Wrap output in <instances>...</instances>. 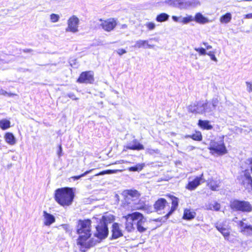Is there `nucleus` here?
I'll use <instances>...</instances> for the list:
<instances>
[{
	"mask_svg": "<svg viewBox=\"0 0 252 252\" xmlns=\"http://www.w3.org/2000/svg\"><path fill=\"white\" fill-rule=\"evenodd\" d=\"M91 221L90 220H79L77 225V233L79 235L77 244L82 252H85L94 246L96 241L90 239L91 233Z\"/></svg>",
	"mask_w": 252,
	"mask_h": 252,
	"instance_id": "f257e3e1",
	"label": "nucleus"
},
{
	"mask_svg": "<svg viewBox=\"0 0 252 252\" xmlns=\"http://www.w3.org/2000/svg\"><path fill=\"white\" fill-rule=\"evenodd\" d=\"M219 103L217 98L212 99L211 102L206 100L204 102H195L189 106V111L192 113L204 114L205 116L212 115Z\"/></svg>",
	"mask_w": 252,
	"mask_h": 252,
	"instance_id": "f03ea898",
	"label": "nucleus"
},
{
	"mask_svg": "<svg viewBox=\"0 0 252 252\" xmlns=\"http://www.w3.org/2000/svg\"><path fill=\"white\" fill-rule=\"evenodd\" d=\"M74 197V192L71 188H64L56 190L55 200L62 206L70 205Z\"/></svg>",
	"mask_w": 252,
	"mask_h": 252,
	"instance_id": "7ed1b4c3",
	"label": "nucleus"
},
{
	"mask_svg": "<svg viewBox=\"0 0 252 252\" xmlns=\"http://www.w3.org/2000/svg\"><path fill=\"white\" fill-rule=\"evenodd\" d=\"M230 207L236 211L249 213L252 211V205L247 201L235 199L230 202Z\"/></svg>",
	"mask_w": 252,
	"mask_h": 252,
	"instance_id": "20e7f679",
	"label": "nucleus"
},
{
	"mask_svg": "<svg viewBox=\"0 0 252 252\" xmlns=\"http://www.w3.org/2000/svg\"><path fill=\"white\" fill-rule=\"evenodd\" d=\"M238 180L246 189H252V178L248 169H246L241 172Z\"/></svg>",
	"mask_w": 252,
	"mask_h": 252,
	"instance_id": "39448f33",
	"label": "nucleus"
},
{
	"mask_svg": "<svg viewBox=\"0 0 252 252\" xmlns=\"http://www.w3.org/2000/svg\"><path fill=\"white\" fill-rule=\"evenodd\" d=\"M99 21L100 26L103 30L108 32L113 31L117 25V20L113 18H110L106 20L100 19Z\"/></svg>",
	"mask_w": 252,
	"mask_h": 252,
	"instance_id": "423d86ee",
	"label": "nucleus"
},
{
	"mask_svg": "<svg viewBox=\"0 0 252 252\" xmlns=\"http://www.w3.org/2000/svg\"><path fill=\"white\" fill-rule=\"evenodd\" d=\"M67 24V27L65 29V31L66 32L76 33L78 32L79 19L77 16L75 15L71 16L68 19Z\"/></svg>",
	"mask_w": 252,
	"mask_h": 252,
	"instance_id": "0eeeda50",
	"label": "nucleus"
},
{
	"mask_svg": "<svg viewBox=\"0 0 252 252\" xmlns=\"http://www.w3.org/2000/svg\"><path fill=\"white\" fill-rule=\"evenodd\" d=\"M209 149L214 153L219 155H223L227 153V150L222 141L216 142L212 141Z\"/></svg>",
	"mask_w": 252,
	"mask_h": 252,
	"instance_id": "6e6552de",
	"label": "nucleus"
},
{
	"mask_svg": "<svg viewBox=\"0 0 252 252\" xmlns=\"http://www.w3.org/2000/svg\"><path fill=\"white\" fill-rule=\"evenodd\" d=\"M135 214L136 212L123 217L126 220L125 229L128 232H132L135 230L134 223H135Z\"/></svg>",
	"mask_w": 252,
	"mask_h": 252,
	"instance_id": "1a4fd4ad",
	"label": "nucleus"
},
{
	"mask_svg": "<svg viewBox=\"0 0 252 252\" xmlns=\"http://www.w3.org/2000/svg\"><path fill=\"white\" fill-rule=\"evenodd\" d=\"M146 219L143 214L139 212H136L135 214V223L137 230L140 232H144L147 230V227L146 226L145 223Z\"/></svg>",
	"mask_w": 252,
	"mask_h": 252,
	"instance_id": "9d476101",
	"label": "nucleus"
},
{
	"mask_svg": "<svg viewBox=\"0 0 252 252\" xmlns=\"http://www.w3.org/2000/svg\"><path fill=\"white\" fill-rule=\"evenodd\" d=\"M96 232L94 234L95 236L99 239L105 238L108 234L107 226L100 222V223L96 227Z\"/></svg>",
	"mask_w": 252,
	"mask_h": 252,
	"instance_id": "9b49d317",
	"label": "nucleus"
},
{
	"mask_svg": "<svg viewBox=\"0 0 252 252\" xmlns=\"http://www.w3.org/2000/svg\"><path fill=\"white\" fill-rule=\"evenodd\" d=\"M94 81V73L91 71L82 72L77 80L79 83L86 84L92 83Z\"/></svg>",
	"mask_w": 252,
	"mask_h": 252,
	"instance_id": "f8f14e48",
	"label": "nucleus"
},
{
	"mask_svg": "<svg viewBox=\"0 0 252 252\" xmlns=\"http://www.w3.org/2000/svg\"><path fill=\"white\" fill-rule=\"evenodd\" d=\"M154 209L159 214L161 213V211L167 207L169 208V206L167 201L164 198H159L156 202L154 205Z\"/></svg>",
	"mask_w": 252,
	"mask_h": 252,
	"instance_id": "ddd939ff",
	"label": "nucleus"
},
{
	"mask_svg": "<svg viewBox=\"0 0 252 252\" xmlns=\"http://www.w3.org/2000/svg\"><path fill=\"white\" fill-rule=\"evenodd\" d=\"M111 232L112 239H118L123 235V231L121 228V225L117 222H115L112 224Z\"/></svg>",
	"mask_w": 252,
	"mask_h": 252,
	"instance_id": "4468645a",
	"label": "nucleus"
},
{
	"mask_svg": "<svg viewBox=\"0 0 252 252\" xmlns=\"http://www.w3.org/2000/svg\"><path fill=\"white\" fill-rule=\"evenodd\" d=\"M239 225L241 227V232L246 235H252V225L245 223L243 221H240Z\"/></svg>",
	"mask_w": 252,
	"mask_h": 252,
	"instance_id": "2eb2a0df",
	"label": "nucleus"
},
{
	"mask_svg": "<svg viewBox=\"0 0 252 252\" xmlns=\"http://www.w3.org/2000/svg\"><path fill=\"white\" fill-rule=\"evenodd\" d=\"M215 227L223 236L224 239L228 240L230 235L229 228L228 227H224L222 224L218 223L215 224Z\"/></svg>",
	"mask_w": 252,
	"mask_h": 252,
	"instance_id": "dca6fc26",
	"label": "nucleus"
},
{
	"mask_svg": "<svg viewBox=\"0 0 252 252\" xmlns=\"http://www.w3.org/2000/svg\"><path fill=\"white\" fill-rule=\"evenodd\" d=\"M202 176L203 175H201V177H197L192 181L189 182L187 187V189L189 190H193L200 185L201 182H203Z\"/></svg>",
	"mask_w": 252,
	"mask_h": 252,
	"instance_id": "f3484780",
	"label": "nucleus"
},
{
	"mask_svg": "<svg viewBox=\"0 0 252 252\" xmlns=\"http://www.w3.org/2000/svg\"><path fill=\"white\" fill-rule=\"evenodd\" d=\"M44 224L46 226H50L55 221V217L46 211H43Z\"/></svg>",
	"mask_w": 252,
	"mask_h": 252,
	"instance_id": "a211bd4d",
	"label": "nucleus"
},
{
	"mask_svg": "<svg viewBox=\"0 0 252 252\" xmlns=\"http://www.w3.org/2000/svg\"><path fill=\"white\" fill-rule=\"evenodd\" d=\"M172 200V206L171 207L170 210L166 214L165 216L166 219H167L168 217L171 215L172 213L176 210L178 206V198L175 196H171Z\"/></svg>",
	"mask_w": 252,
	"mask_h": 252,
	"instance_id": "6ab92c4d",
	"label": "nucleus"
},
{
	"mask_svg": "<svg viewBox=\"0 0 252 252\" xmlns=\"http://www.w3.org/2000/svg\"><path fill=\"white\" fill-rule=\"evenodd\" d=\"M194 21L200 24H205L210 21L208 18L204 17L201 13H197L195 14Z\"/></svg>",
	"mask_w": 252,
	"mask_h": 252,
	"instance_id": "aec40b11",
	"label": "nucleus"
},
{
	"mask_svg": "<svg viewBox=\"0 0 252 252\" xmlns=\"http://www.w3.org/2000/svg\"><path fill=\"white\" fill-rule=\"evenodd\" d=\"M115 220V217L112 214H107L103 216L100 222L105 224L107 226L108 223L112 222Z\"/></svg>",
	"mask_w": 252,
	"mask_h": 252,
	"instance_id": "412c9836",
	"label": "nucleus"
},
{
	"mask_svg": "<svg viewBox=\"0 0 252 252\" xmlns=\"http://www.w3.org/2000/svg\"><path fill=\"white\" fill-rule=\"evenodd\" d=\"M145 45H147L149 48H152L154 47V45L149 44L148 41L146 40H138L136 41L133 47L134 48H140L141 47H144Z\"/></svg>",
	"mask_w": 252,
	"mask_h": 252,
	"instance_id": "4be33fe9",
	"label": "nucleus"
},
{
	"mask_svg": "<svg viewBox=\"0 0 252 252\" xmlns=\"http://www.w3.org/2000/svg\"><path fill=\"white\" fill-rule=\"evenodd\" d=\"M4 137L5 141L9 145H13L16 143V138L12 133L7 132Z\"/></svg>",
	"mask_w": 252,
	"mask_h": 252,
	"instance_id": "5701e85b",
	"label": "nucleus"
},
{
	"mask_svg": "<svg viewBox=\"0 0 252 252\" xmlns=\"http://www.w3.org/2000/svg\"><path fill=\"white\" fill-rule=\"evenodd\" d=\"M133 143L134 145L130 146L128 145L126 147L127 149L129 150H143L144 149L143 145L139 143L137 140L135 139L133 141Z\"/></svg>",
	"mask_w": 252,
	"mask_h": 252,
	"instance_id": "b1692460",
	"label": "nucleus"
},
{
	"mask_svg": "<svg viewBox=\"0 0 252 252\" xmlns=\"http://www.w3.org/2000/svg\"><path fill=\"white\" fill-rule=\"evenodd\" d=\"M183 4L184 5L183 7L184 8H188L189 7H195L200 5V2L198 0H187Z\"/></svg>",
	"mask_w": 252,
	"mask_h": 252,
	"instance_id": "393cba45",
	"label": "nucleus"
},
{
	"mask_svg": "<svg viewBox=\"0 0 252 252\" xmlns=\"http://www.w3.org/2000/svg\"><path fill=\"white\" fill-rule=\"evenodd\" d=\"M195 215L196 213L194 211L186 209L184 210L183 218L186 220H191L195 217Z\"/></svg>",
	"mask_w": 252,
	"mask_h": 252,
	"instance_id": "a878e982",
	"label": "nucleus"
},
{
	"mask_svg": "<svg viewBox=\"0 0 252 252\" xmlns=\"http://www.w3.org/2000/svg\"><path fill=\"white\" fill-rule=\"evenodd\" d=\"M206 207L207 210L218 211L220 208V205L217 202H214L213 203H210L206 205Z\"/></svg>",
	"mask_w": 252,
	"mask_h": 252,
	"instance_id": "bb28decb",
	"label": "nucleus"
},
{
	"mask_svg": "<svg viewBox=\"0 0 252 252\" xmlns=\"http://www.w3.org/2000/svg\"><path fill=\"white\" fill-rule=\"evenodd\" d=\"M210 122L208 121H203V120H199L198 121V125L204 129H211L213 128V126L210 125Z\"/></svg>",
	"mask_w": 252,
	"mask_h": 252,
	"instance_id": "cd10ccee",
	"label": "nucleus"
},
{
	"mask_svg": "<svg viewBox=\"0 0 252 252\" xmlns=\"http://www.w3.org/2000/svg\"><path fill=\"white\" fill-rule=\"evenodd\" d=\"M208 185L212 190H217L220 187V182L212 180L210 182Z\"/></svg>",
	"mask_w": 252,
	"mask_h": 252,
	"instance_id": "c85d7f7f",
	"label": "nucleus"
},
{
	"mask_svg": "<svg viewBox=\"0 0 252 252\" xmlns=\"http://www.w3.org/2000/svg\"><path fill=\"white\" fill-rule=\"evenodd\" d=\"M10 126V122L5 119L0 120V127L2 130H5Z\"/></svg>",
	"mask_w": 252,
	"mask_h": 252,
	"instance_id": "c756f323",
	"label": "nucleus"
},
{
	"mask_svg": "<svg viewBox=\"0 0 252 252\" xmlns=\"http://www.w3.org/2000/svg\"><path fill=\"white\" fill-rule=\"evenodd\" d=\"M124 169H116V170H107L105 171H103L102 172H99V173L96 174L95 176H99V175H103L105 174H110L117 173L118 172H122Z\"/></svg>",
	"mask_w": 252,
	"mask_h": 252,
	"instance_id": "7c9ffc66",
	"label": "nucleus"
},
{
	"mask_svg": "<svg viewBox=\"0 0 252 252\" xmlns=\"http://www.w3.org/2000/svg\"><path fill=\"white\" fill-rule=\"evenodd\" d=\"M186 137H190L196 141H201L202 139V134L200 131H197L191 135H187Z\"/></svg>",
	"mask_w": 252,
	"mask_h": 252,
	"instance_id": "2f4dec72",
	"label": "nucleus"
},
{
	"mask_svg": "<svg viewBox=\"0 0 252 252\" xmlns=\"http://www.w3.org/2000/svg\"><path fill=\"white\" fill-rule=\"evenodd\" d=\"M169 18V15L166 13H162L157 16L156 20L159 22H162L167 21Z\"/></svg>",
	"mask_w": 252,
	"mask_h": 252,
	"instance_id": "473e14b6",
	"label": "nucleus"
},
{
	"mask_svg": "<svg viewBox=\"0 0 252 252\" xmlns=\"http://www.w3.org/2000/svg\"><path fill=\"white\" fill-rule=\"evenodd\" d=\"M231 19V14L227 13L221 16L220 18V22L223 23H227L230 21Z\"/></svg>",
	"mask_w": 252,
	"mask_h": 252,
	"instance_id": "72a5a7b5",
	"label": "nucleus"
},
{
	"mask_svg": "<svg viewBox=\"0 0 252 252\" xmlns=\"http://www.w3.org/2000/svg\"><path fill=\"white\" fill-rule=\"evenodd\" d=\"M194 21V17L191 15H189L186 17H181L180 20V22L183 23V24H186L190 22Z\"/></svg>",
	"mask_w": 252,
	"mask_h": 252,
	"instance_id": "f704fd0d",
	"label": "nucleus"
},
{
	"mask_svg": "<svg viewBox=\"0 0 252 252\" xmlns=\"http://www.w3.org/2000/svg\"><path fill=\"white\" fill-rule=\"evenodd\" d=\"M173 1V6H176L180 8H184V7H182L184 6V2H182L181 0H172Z\"/></svg>",
	"mask_w": 252,
	"mask_h": 252,
	"instance_id": "c9c22d12",
	"label": "nucleus"
},
{
	"mask_svg": "<svg viewBox=\"0 0 252 252\" xmlns=\"http://www.w3.org/2000/svg\"><path fill=\"white\" fill-rule=\"evenodd\" d=\"M128 195L132 197H138L140 195V194L138 192V191L136 190H130L128 191Z\"/></svg>",
	"mask_w": 252,
	"mask_h": 252,
	"instance_id": "e433bc0d",
	"label": "nucleus"
},
{
	"mask_svg": "<svg viewBox=\"0 0 252 252\" xmlns=\"http://www.w3.org/2000/svg\"><path fill=\"white\" fill-rule=\"evenodd\" d=\"M143 165L142 164H137L135 167H131L128 168V170L130 171H140L143 168Z\"/></svg>",
	"mask_w": 252,
	"mask_h": 252,
	"instance_id": "4c0bfd02",
	"label": "nucleus"
},
{
	"mask_svg": "<svg viewBox=\"0 0 252 252\" xmlns=\"http://www.w3.org/2000/svg\"><path fill=\"white\" fill-rule=\"evenodd\" d=\"M60 19V16L56 14H52L50 15V20L53 23L57 22Z\"/></svg>",
	"mask_w": 252,
	"mask_h": 252,
	"instance_id": "58836bf2",
	"label": "nucleus"
},
{
	"mask_svg": "<svg viewBox=\"0 0 252 252\" xmlns=\"http://www.w3.org/2000/svg\"><path fill=\"white\" fill-rule=\"evenodd\" d=\"M145 26L150 31L153 30L156 28V24L153 22H148L146 23Z\"/></svg>",
	"mask_w": 252,
	"mask_h": 252,
	"instance_id": "ea45409f",
	"label": "nucleus"
},
{
	"mask_svg": "<svg viewBox=\"0 0 252 252\" xmlns=\"http://www.w3.org/2000/svg\"><path fill=\"white\" fill-rule=\"evenodd\" d=\"M93 170V169H91V170L87 171L85 172H84L83 174H82L79 176H73V177H72L71 178L73 179L74 180H78V179H80L81 177H84L85 175H87L88 174L90 173Z\"/></svg>",
	"mask_w": 252,
	"mask_h": 252,
	"instance_id": "a19ab883",
	"label": "nucleus"
},
{
	"mask_svg": "<svg viewBox=\"0 0 252 252\" xmlns=\"http://www.w3.org/2000/svg\"><path fill=\"white\" fill-rule=\"evenodd\" d=\"M194 50L197 52H198L200 55L207 54L205 49L203 48H195Z\"/></svg>",
	"mask_w": 252,
	"mask_h": 252,
	"instance_id": "79ce46f5",
	"label": "nucleus"
},
{
	"mask_svg": "<svg viewBox=\"0 0 252 252\" xmlns=\"http://www.w3.org/2000/svg\"><path fill=\"white\" fill-rule=\"evenodd\" d=\"M245 163L248 165V168L251 169V170L252 172V158H248L245 161Z\"/></svg>",
	"mask_w": 252,
	"mask_h": 252,
	"instance_id": "37998d69",
	"label": "nucleus"
},
{
	"mask_svg": "<svg viewBox=\"0 0 252 252\" xmlns=\"http://www.w3.org/2000/svg\"><path fill=\"white\" fill-rule=\"evenodd\" d=\"M146 151L148 154H151V155H153L155 153H156V154L159 153V150L158 149L154 150V149L148 148V149H147Z\"/></svg>",
	"mask_w": 252,
	"mask_h": 252,
	"instance_id": "c03bdc74",
	"label": "nucleus"
},
{
	"mask_svg": "<svg viewBox=\"0 0 252 252\" xmlns=\"http://www.w3.org/2000/svg\"><path fill=\"white\" fill-rule=\"evenodd\" d=\"M246 84L247 85V90L248 92L249 93L252 92V83L249 82H246Z\"/></svg>",
	"mask_w": 252,
	"mask_h": 252,
	"instance_id": "a18cd8bd",
	"label": "nucleus"
},
{
	"mask_svg": "<svg viewBox=\"0 0 252 252\" xmlns=\"http://www.w3.org/2000/svg\"><path fill=\"white\" fill-rule=\"evenodd\" d=\"M0 94H2V95H8L9 96L16 95L14 94L7 93V92H6L3 90H1L0 91Z\"/></svg>",
	"mask_w": 252,
	"mask_h": 252,
	"instance_id": "49530a36",
	"label": "nucleus"
},
{
	"mask_svg": "<svg viewBox=\"0 0 252 252\" xmlns=\"http://www.w3.org/2000/svg\"><path fill=\"white\" fill-rule=\"evenodd\" d=\"M207 54L211 57V60L215 62H217V59L216 58L214 54H212L211 52H210L208 53H207Z\"/></svg>",
	"mask_w": 252,
	"mask_h": 252,
	"instance_id": "de8ad7c7",
	"label": "nucleus"
},
{
	"mask_svg": "<svg viewBox=\"0 0 252 252\" xmlns=\"http://www.w3.org/2000/svg\"><path fill=\"white\" fill-rule=\"evenodd\" d=\"M116 52L119 55H122L126 53V51L124 49H119Z\"/></svg>",
	"mask_w": 252,
	"mask_h": 252,
	"instance_id": "09e8293b",
	"label": "nucleus"
},
{
	"mask_svg": "<svg viewBox=\"0 0 252 252\" xmlns=\"http://www.w3.org/2000/svg\"><path fill=\"white\" fill-rule=\"evenodd\" d=\"M126 162H128L127 161H125L124 160H117L116 162H115L114 163H111V164H122V163H126Z\"/></svg>",
	"mask_w": 252,
	"mask_h": 252,
	"instance_id": "8fccbe9b",
	"label": "nucleus"
},
{
	"mask_svg": "<svg viewBox=\"0 0 252 252\" xmlns=\"http://www.w3.org/2000/svg\"><path fill=\"white\" fill-rule=\"evenodd\" d=\"M68 96L73 100L78 99V98L75 97V95H74V94H73L72 93L68 94Z\"/></svg>",
	"mask_w": 252,
	"mask_h": 252,
	"instance_id": "3c124183",
	"label": "nucleus"
},
{
	"mask_svg": "<svg viewBox=\"0 0 252 252\" xmlns=\"http://www.w3.org/2000/svg\"><path fill=\"white\" fill-rule=\"evenodd\" d=\"M172 19L175 21V22H180V20L181 19V17H178L176 16H173L172 17Z\"/></svg>",
	"mask_w": 252,
	"mask_h": 252,
	"instance_id": "603ef678",
	"label": "nucleus"
},
{
	"mask_svg": "<svg viewBox=\"0 0 252 252\" xmlns=\"http://www.w3.org/2000/svg\"><path fill=\"white\" fill-rule=\"evenodd\" d=\"M62 146L60 145L59 146V151L58 152V155L59 157H61V155H62Z\"/></svg>",
	"mask_w": 252,
	"mask_h": 252,
	"instance_id": "864d4df0",
	"label": "nucleus"
},
{
	"mask_svg": "<svg viewBox=\"0 0 252 252\" xmlns=\"http://www.w3.org/2000/svg\"><path fill=\"white\" fill-rule=\"evenodd\" d=\"M165 3L169 5H171V6H173V1H172V0H166L165 1Z\"/></svg>",
	"mask_w": 252,
	"mask_h": 252,
	"instance_id": "5fc2aeb1",
	"label": "nucleus"
},
{
	"mask_svg": "<svg viewBox=\"0 0 252 252\" xmlns=\"http://www.w3.org/2000/svg\"><path fill=\"white\" fill-rule=\"evenodd\" d=\"M245 18L246 19H252V13L245 15Z\"/></svg>",
	"mask_w": 252,
	"mask_h": 252,
	"instance_id": "6e6d98bb",
	"label": "nucleus"
},
{
	"mask_svg": "<svg viewBox=\"0 0 252 252\" xmlns=\"http://www.w3.org/2000/svg\"><path fill=\"white\" fill-rule=\"evenodd\" d=\"M196 148L194 146H189L187 147V150L189 151H191L194 149H195Z\"/></svg>",
	"mask_w": 252,
	"mask_h": 252,
	"instance_id": "4d7b16f0",
	"label": "nucleus"
},
{
	"mask_svg": "<svg viewBox=\"0 0 252 252\" xmlns=\"http://www.w3.org/2000/svg\"><path fill=\"white\" fill-rule=\"evenodd\" d=\"M127 28V25L126 24H122L121 26V27H120V29H126Z\"/></svg>",
	"mask_w": 252,
	"mask_h": 252,
	"instance_id": "13d9d810",
	"label": "nucleus"
},
{
	"mask_svg": "<svg viewBox=\"0 0 252 252\" xmlns=\"http://www.w3.org/2000/svg\"><path fill=\"white\" fill-rule=\"evenodd\" d=\"M212 48V46L211 45H208L207 46H206V48L207 49H210Z\"/></svg>",
	"mask_w": 252,
	"mask_h": 252,
	"instance_id": "bf43d9fd",
	"label": "nucleus"
},
{
	"mask_svg": "<svg viewBox=\"0 0 252 252\" xmlns=\"http://www.w3.org/2000/svg\"><path fill=\"white\" fill-rule=\"evenodd\" d=\"M144 209V206L136 207V209Z\"/></svg>",
	"mask_w": 252,
	"mask_h": 252,
	"instance_id": "052dcab7",
	"label": "nucleus"
},
{
	"mask_svg": "<svg viewBox=\"0 0 252 252\" xmlns=\"http://www.w3.org/2000/svg\"><path fill=\"white\" fill-rule=\"evenodd\" d=\"M31 51H32L31 49H27V50H25V52H30Z\"/></svg>",
	"mask_w": 252,
	"mask_h": 252,
	"instance_id": "680f3d73",
	"label": "nucleus"
},
{
	"mask_svg": "<svg viewBox=\"0 0 252 252\" xmlns=\"http://www.w3.org/2000/svg\"><path fill=\"white\" fill-rule=\"evenodd\" d=\"M203 44L205 46H207L208 45H207V43L206 42H203Z\"/></svg>",
	"mask_w": 252,
	"mask_h": 252,
	"instance_id": "e2e57ef3",
	"label": "nucleus"
},
{
	"mask_svg": "<svg viewBox=\"0 0 252 252\" xmlns=\"http://www.w3.org/2000/svg\"><path fill=\"white\" fill-rule=\"evenodd\" d=\"M242 1H252V0H242Z\"/></svg>",
	"mask_w": 252,
	"mask_h": 252,
	"instance_id": "0e129e2a",
	"label": "nucleus"
},
{
	"mask_svg": "<svg viewBox=\"0 0 252 252\" xmlns=\"http://www.w3.org/2000/svg\"><path fill=\"white\" fill-rule=\"evenodd\" d=\"M155 221H158V220H155Z\"/></svg>",
	"mask_w": 252,
	"mask_h": 252,
	"instance_id": "69168bd1",
	"label": "nucleus"
}]
</instances>
